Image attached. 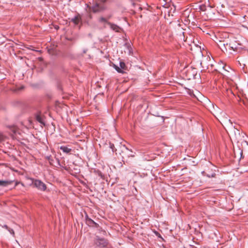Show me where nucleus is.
Instances as JSON below:
<instances>
[{
	"label": "nucleus",
	"mask_w": 248,
	"mask_h": 248,
	"mask_svg": "<svg viewBox=\"0 0 248 248\" xmlns=\"http://www.w3.org/2000/svg\"><path fill=\"white\" fill-rule=\"evenodd\" d=\"M234 132L235 137L238 139V140H242L241 145L242 146L246 145L248 146V141L247 140L248 137L246 133L242 131L240 132V130L237 129H235Z\"/></svg>",
	"instance_id": "f03ea898"
},
{
	"label": "nucleus",
	"mask_w": 248,
	"mask_h": 248,
	"mask_svg": "<svg viewBox=\"0 0 248 248\" xmlns=\"http://www.w3.org/2000/svg\"><path fill=\"white\" fill-rule=\"evenodd\" d=\"M71 21L76 25H78L79 23L82 22L81 16L78 14L76 16L71 18Z\"/></svg>",
	"instance_id": "39448f33"
},
{
	"label": "nucleus",
	"mask_w": 248,
	"mask_h": 248,
	"mask_svg": "<svg viewBox=\"0 0 248 248\" xmlns=\"http://www.w3.org/2000/svg\"><path fill=\"white\" fill-rule=\"evenodd\" d=\"M94 244L96 247L99 248H104L107 246V242L104 238H97L94 241Z\"/></svg>",
	"instance_id": "20e7f679"
},
{
	"label": "nucleus",
	"mask_w": 248,
	"mask_h": 248,
	"mask_svg": "<svg viewBox=\"0 0 248 248\" xmlns=\"http://www.w3.org/2000/svg\"><path fill=\"white\" fill-rule=\"evenodd\" d=\"M35 118L36 121L38 122L39 123H40L42 124L45 125L44 119L41 112L37 113L35 115Z\"/></svg>",
	"instance_id": "0eeeda50"
},
{
	"label": "nucleus",
	"mask_w": 248,
	"mask_h": 248,
	"mask_svg": "<svg viewBox=\"0 0 248 248\" xmlns=\"http://www.w3.org/2000/svg\"><path fill=\"white\" fill-rule=\"evenodd\" d=\"M229 50L230 53H232L231 51L238 52L242 48V46L235 40H231L229 42Z\"/></svg>",
	"instance_id": "7ed1b4c3"
},
{
	"label": "nucleus",
	"mask_w": 248,
	"mask_h": 248,
	"mask_svg": "<svg viewBox=\"0 0 248 248\" xmlns=\"http://www.w3.org/2000/svg\"><path fill=\"white\" fill-rule=\"evenodd\" d=\"M123 147L127 151L125 153L126 156L128 157L135 156V153L133 152L131 149H130L128 147L126 146L125 145H123Z\"/></svg>",
	"instance_id": "423d86ee"
},
{
	"label": "nucleus",
	"mask_w": 248,
	"mask_h": 248,
	"mask_svg": "<svg viewBox=\"0 0 248 248\" xmlns=\"http://www.w3.org/2000/svg\"><path fill=\"white\" fill-rule=\"evenodd\" d=\"M226 120H228L227 118H226ZM228 121L230 122V120L228 119Z\"/></svg>",
	"instance_id": "5701e85b"
},
{
	"label": "nucleus",
	"mask_w": 248,
	"mask_h": 248,
	"mask_svg": "<svg viewBox=\"0 0 248 248\" xmlns=\"http://www.w3.org/2000/svg\"><path fill=\"white\" fill-rule=\"evenodd\" d=\"M86 222L89 225H96V223L91 218H89L88 216H87L86 217Z\"/></svg>",
	"instance_id": "f8f14e48"
},
{
	"label": "nucleus",
	"mask_w": 248,
	"mask_h": 248,
	"mask_svg": "<svg viewBox=\"0 0 248 248\" xmlns=\"http://www.w3.org/2000/svg\"><path fill=\"white\" fill-rule=\"evenodd\" d=\"M3 228L8 230L9 228L8 227L7 225H4L3 226H2Z\"/></svg>",
	"instance_id": "aec40b11"
},
{
	"label": "nucleus",
	"mask_w": 248,
	"mask_h": 248,
	"mask_svg": "<svg viewBox=\"0 0 248 248\" xmlns=\"http://www.w3.org/2000/svg\"><path fill=\"white\" fill-rule=\"evenodd\" d=\"M27 179L31 181V185L38 190L43 192L46 190V185L41 180L34 179L31 177H28Z\"/></svg>",
	"instance_id": "f257e3e1"
},
{
	"label": "nucleus",
	"mask_w": 248,
	"mask_h": 248,
	"mask_svg": "<svg viewBox=\"0 0 248 248\" xmlns=\"http://www.w3.org/2000/svg\"><path fill=\"white\" fill-rule=\"evenodd\" d=\"M113 67L115 68V69L119 73H124V71L123 70H122L120 67L119 66L115 65V64H113Z\"/></svg>",
	"instance_id": "4468645a"
},
{
	"label": "nucleus",
	"mask_w": 248,
	"mask_h": 248,
	"mask_svg": "<svg viewBox=\"0 0 248 248\" xmlns=\"http://www.w3.org/2000/svg\"><path fill=\"white\" fill-rule=\"evenodd\" d=\"M122 157H123V162L124 163V161H125V157H124V156H122Z\"/></svg>",
	"instance_id": "412c9836"
},
{
	"label": "nucleus",
	"mask_w": 248,
	"mask_h": 248,
	"mask_svg": "<svg viewBox=\"0 0 248 248\" xmlns=\"http://www.w3.org/2000/svg\"><path fill=\"white\" fill-rule=\"evenodd\" d=\"M119 67L123 70L125 69V63L122 61H120L119 62Z\"/></svg>",
	"instance_id": "2eb2a0df"
},
{
	"label": "nucleus",
	"mask_w": 248,
	"mask_h": 248,
	"mask_svg": "<svg viewBox=\"0 0 248 248\" xmlns=\"http://www.w3.org/2000/svg\"><path fill=\"white\" fill-rule=\"evenodd\" d=\"M99 21L100 22H102V23H107L108 24V23H109L108 22V20L107 19H106L105 18L103 17H101L99 18Z\"/></svg>",
	"instance_id": "dca6fc26"
},
{
	"label": "nucleus",
	"mask_w": 248,
	"mask_h": 248,
	"mask_svg": "<svg viewBox=\"0 0 248 248\" xmlns=\"http://www.w3.org/2000/svg\"><path fill=\"white\" fill-rule=\"evenodd\" d=\"M229 43L226 42V43H223L222 44V46H220V48L221 49L222 51L223 52L227 51L228 49H229Z\"/></svg>",
	"instance_id": "9d476101"
},
{
	"label": "nucleus",
	"mask_w": 248,
	"mask_h": 248,
	"mask_svg": "<svg viewBox=\"0 0 248 248\" xmlns=\"http://www.w3.org/2000/svg\"><path fill=\"white\" fill-rule=\"evenodd\" d=\"M243 152V151H241V154H242Z\"/></svg>",
	"instance_id": "b1692460"
},
{
	"label": "nucleus",
	"mask_w": 248,
	"mask_h": 248,
	"mask_svg": "<svg viewBox=\"0 0 248 248\" xmlns=\"http://www.w3.org/2000/svg\"><path fill=\"white\" fill-rule=\"evenodd\" d=\"M11 131L14 133L16 134L17 132L18 128L17 126L16 125H11L9 126Z\"/></svg>",
	"instance_id": "ddd939ff"
},
{
	"label": "nucleus",
	"mask_w": 248,
	"mask_h": 248,
	"mask_svg": "<svg viewBox=\"0 0 248 248\" xmlns=\"http://www.w3.org/2000/svg\"><path fill=\"white\" fill-rule=\"evenodd\" d=\"M7 230L11 234L13 235L14 234V231L13 229L9 228Z\"/></svg>",
	"instance_id": "6ab92c4d"
},
{
	"label": "nucleus",
	"mask_w": 248,
	"mask_h": 248,
	"mask_svg": "<svg viewBox=\"0 0 248 248\" xmlns=\"http://www.w3.org/2000/svg\"><path fill=\"white\" fill-rule=\"evenodd\" d=\"M60 149L65 153H69L71 151V149L64 146H61Z\"/></svg>",
	"instance_id": "9b49d317"
},
{
	"label": "nucleus",
	"mask_w": 248,
	"mask_h": 248,
	"mask_svg": "<svg viewBox=\"0 0 248 248\" xmlns=\"http://www.w3.org/2000/svg\"><path fill=\"white\" fill-rule=\"evenodd\" d=\"M88 51V49L87 48H83L82 49V54H85Z\"/></svg>",
	"instance_id": "a211bd4d"
},
{
	"label": "nucleus",
	"mask_w": 248,
	"mask_h": 248,
	"mask_svg": "<svg viewBox=\"0 0 248 248\" xmlns=\"http://www.w3.org/2000/svg\"><path fill=\"white\" fill-rule=\"evenodd\" d=\"M215 175V174H213L212 175V177H214Z\"/></svg>",
	"instance_id": "4be33fe9"
},
{
	"label": "nucleus",
	"mask_w": 248,
	"mask_h": 248,
	"mask_svg": "<svg viewBox=\"0 0 248 248\" xmlns=\"http://www.w3.org/2000/svg\"><path fill=\"white\" fill-rule=\"evenodd\" d=\"M13 181L10 180H0V186L5 187L11 185Z\"/></svg>",
	"instance_id": "6e6552de"
},
{
	"label": "nucleus",
	"mask_w": 248,
	"mask_h": 248,
	"mask_svg": "<svg viewBox=\"0 0 248 248\" xmlns=\"http://www.w3.org/2000/svg\"><path fill=\"white\" fill-rule=\"evenodd\" d=\"M108 24L110 25V27L112 30L115 31L116 32L120 31L121 28L118 26L111 23H108Z\"/></svg>",
	"instance_id": "1a4fd4ad"
},
{
	"label": "nucleus",
	"mask_w": 248,
	"mask_h": 248,
	"mask_svg": "<svg viewBox=\"0 0 248 248\" xmlns=\"http://www.w3.org/2000/svg\"><path fill=\"white\" fill-rule=\"evenodd\" d=\"M109 148L112 150V152H114L116 151L114 145L113 143H109Z\"/></svg>",
	"instance_id": "f3484780"
},
{
	"label": "nucleus",
	"mask_w": 248,
	"mask_h": 248,
	"mask_svg": "<svg viewBox=\"0 0 248 248\" xmlns=\"http://www.w3.org/2000/svg\"><path fill=\"white\" fill-rule=\"evenodd\" d=\"M243 152V151H241V154H242Z\"/></svg>",
	"instance_id": "393cba45"
}]
</instances>
